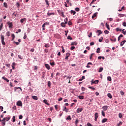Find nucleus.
Returning a JSON list of instances; mask_svg holds the SVG:
<instances>
[{"label":"nucleus","mask_w":126,"mask_h":126,"mask_svg":"<svg viewBox=\"0 0 126 126\" xmlns=\"http://www.w3.org/2000/svg\"><path fill=\"white\" fill-rule=\"evenodd\" d=\"M18 58H19V59H20V60H22V59H23L22 58V56H21V55H18Z\"/></svg>","instance_id":"nucleus-60"},{"label":"nucleus","mask_w":126,"mask_h":126,"mask_svg":"<svg viewBox=\"0 0 126 126\" xmlns=\"http://www.w3.org/2000/svg\"><path fill=\"white\" fill-rule=\"evenodd\" d=\"M82 111H83V108H78L77 110V113H80V112H82Z\"/></svg>","instance_id":"nucleus-9"},{"label":"nucleus","mask_w":126,"mask_h":126,"mask_svg":"<svg viewBox=\"0 0 126 126\" xmlns=\"http://www.w3.org/2000/svg\"><path fill=\"white\" fill-rule=\"evenodd\" d=\"M71 45V46H76V45H77V42H76V41L72 42Z\"/></svg>","instance_id":"nucleus-13"},{"label":"nucleus","mask_w":126,"mask_h":126,"mask_svg":"<svg viewBox=\"0 0 126 126\" xmlns=\"http://www.w3.org/2000/svg\"><path fill=\"white\" fill-rule=\"evenodd\" d=\"M55 15V13H47V15H48V16H50L51 15Z\"/></svg>","instance_id":"nucleus-26"},{"label":"nucleus","mask_w":126,"mask_h":126,"mask_svg":"<svg viewBox=\"0 0 126 126\" xmlns=\"http://www.w3.org/2000/svg\"><path fill=\"white\" fill-rule=\"evenodd\" d=\"M17 106H19V107H21L22 106V102H21V101L20 100H19L17 102Z\"/></svg>","instance_id":"nucleus-3"},{"label":"nucleus","mask_w":126,"mask_h":126,"mask_svg":"<svg viewBox=\"0 0 126 126\" xmlns=\"http://www.w3.org/2000/svg\"><path fill=\"white\" fill-rule=\"evenodd\" d=\"M1 42L2 45H3V46H5V42H4V35H1Z\"/></svg>","instance_id":"nucleus-1"},{"label":"nucleus","mask_w":126,"mask_h":126,"mask_svg":"<svg viewBox=\"0 0 126 126\" xmlns=\"http://www.w3.org/2000/svg\"><path fill=\"white\" fill-rule=\"evenodd\" d=\"M107 121H108V119L107 118H104L103 119H102L101 123H102V124H104V123H106Z\"/></svg>","instance_id":"nucleus-15"},{"label":"nucleus","mask_w":126,"mask_h":126,"mask_svg":"<svg viewBox=\"0 0 126 126\" xmlns=\"http://www.w3.org/2000/svg\"><path fill=\"white\" fill-rule=\"evenodd\" d=\"M75 10L76 11L78 12V11H79V10H80V9H79V8H78V7H76V8H75Z\"/></svg>","instance_id":"nucleus-46"},{"label":"nucleus","mask_w":126,"mask_h":126,"mask_svg":"<svg viewBox=\"0 0 126 126\" xmlns=\"http://www.w3.org/2000/svg\"><path fill=\"white\" fill-rule=\"evenodd\" d=\"M45 66L48 70H50V69H51V67H50V65H49L48 64H45Z\"/></svg>","instance_id":"nucleus-6"},{"label":"nucleus","mask_w":126,"mask_h":126,"mask_svg":"<svg viewBox=\"0 0 126 126\" xmlns=\"http://www.w3.org/2000/svg\"><path fill=\"white\" fill-rule=\"evenodd\" d=\"M107 96L110 99H112L113 98V96H112V94L110 93L107 94Z\"/></svg>","instance_id":"nucleus-21"},{"label":"nucleus","mask_w":126,"mask_h":126,"mask_svg":"<svg viewBox=\"0 0 126 126\" xmlns=\"http://www.w3.org/2000/svg\"><path fill=\"white\" fill-rule=\"evenodd\" d=\"M67 39H68V40H72V37H71L70 35H69L67 36Z\"/></svg>","instance_id":"nucleus-39"},{"label":"nucleus","mask_w":126,"mask_h":126,"mask_svg":"<svg viewBox=\"0 0 126 126\" xmlns=\"http://www.w3.org/2000/svg\"><path fill=\"white\" fill-rule=\"evenodd\" d=\"M45 47V48H49L50 47V44H49V43L46 44Z\"/></svg>","instance_id":"nucleus-42"},{"label":"nucleus","mask_w":126,"mask_h":126,"mask_svg":"<svg viewBox=\"0 0 126 126\" xmlns=\"http://www.w3.org/2000/svg\"><path fill=\"white\" fill-rule=\"evenodd\" d=\"M97 33H98V36H100V34H102V31L101 30H97Z\"/></svg>","instance_id":"nucleus-24"},{"label":"nucleus","mask_w":126,"mask_h":126,"mask_svg":"<svg viewBox=\"0 0 126 126\" xmlns=\"http://www.w3.org/2000/svg\"><path fill=\"white\" fill-rule=\"evenodd\" d=\"M26 20H27V19L25 18L23 19H21L20 20V22L21 23H24V21H26Z\"/></svg>","instance_id":"nucleus-8"},{"label":"nucleus","mask_w":126,"mask_h":126,"mask_svg":"<svg viewBox=\"0 0 126 126\" xmlns=\"http://www.w3.org/2000/svg\"><path fill=\"white\" fill-rule=\"evenodd\" d=\"M120 94L122 95V96H124V95H125V93L123 91H120Z\"/></svg>","instance_id":"nucleus-40"},{"label":"nucleus","mask_w":126,"mask_h":126,"mask_svg":"<svg viewBox=\"0 0 126 126\" xmlns=\"http://www.w3.org/2000/svg\"><path fill=\"white\" fill-rule=\"evenodd\" d=\"M102 109L104 111H107L108 110V106L105 105L102 107Z\"/></svg>","instance_id":"nucleus-7"},{"label":"nucleus","mask_w":126,"mask_h":126,"mask_svg":"<svg viewBox=\"0 0 126 126\" xmlns=\"http://www.w3.org/2000/svg\"><path fill=\"white\" fill-rule=\"evenodd\" d=\"M118 16H119V17H126V14H119L118 15Z\"/></svg>","instance_id":"nucleus-10"},{"label":"nucleus","mask_w":126,"mask_h":126,"mask_svg":"<svg viewBox=\"0 0 126 126\" xmlns=\"http://www.w3.org/2000/svg\"><path fill=\"white\" fill-rule=\"evenodd\" d=\"M16 89H20L21 91H22V89L20 87H15V91H16Z\"/></svg>","instance_id":"nucleus-36"},{"label":"nucleus","mask_w":126,"mask_h":126,"mask_svg":"<svg viewBox=\"0 0 126 126\" xmlns=\"http://www.w3.org/2000/svg\"><path fill=\"white\" fill-rule=\"evenodd\" d=\"M110 40L111 41H114V42H116V41H117V39H116V38H114L113 39L111 38Z\"/></svg>","instance_id":"nucleus-58"},{"label":"nucleus","mask_w":126,"mask_h":126,"mask_svg":"<svg viewBox=\"0 0 126 126\" xmlns=\"http://www.w3.org/2000/svg\"><path fill=\"white\" fill-rule=\"evenodd\" d=\"M0 109H1V112L3 111V107H2V106H0Z\"/></svg>","instance_id":"nucleus-59"},{"label":"nucleus","mask_w":126,"mask_h":126,"mask_svg":"<svg viewBox=\"0 0 126 126\" xmlns=\"http://www.w3.org/2000/svg\"><path fill=\"white\" fill-rule=\"evenodd\" d=\"M11 37L12 38V40L13 41V40H14V38H15V35L13 33L11 34Z\"/></svg>","instance_id":"nucleus-27"},{"label":"nucleus","mask_w":126,"mask_h":126,"mask_svg":"<svg viewBox=\"0 0 126 126\" xmlns=\"http://www.w3.org/2000/svg\"><path fill=\"white\" fill-rule=\"evenodd\" d=\"M2 79H4V80H5V81H6V82H9V80L8 79H7V78H5L4 76L2 77Z\"/></svg>","instance_id":"nucleus-20"},{"label":"nucleus","mask_w":126,"mask_h":126,"mask_svg":"<svg viewBox=\"0 0 126 126\" xmlns=\"http://www.w3.org/2000/svg\"><path fill=\"white\" fill-rule=\"evenodd\" d=\"M103 37H101V38L99 39V40H98L99 42H102V41H103Z\"/></svg>","instance_id":"nucleus-56"},{"label":"nucleus","mask_w":126,"mask_h":126,"mask_svg":"<svg viewBox=\"0 0 126 126\" xmlns=\"http://www.w3.org/2000/svg\"><path fill=\"white\" fill-rule=\"evenodd\" d=\"M70 13H71V14H73V15H75V14H76V12H75V11H74V10H71L70 11Z\"/></svg>","instance_id":"nucleus-18"},{"label":"nucleus","mask_w":126,"mask_h":126,"mask_svg":"<svg viewBox=\"0 0 126 126\" xmlns=\"http://www.w3.org/2000/svg\"><path fill=\"white\" fill-rule=\"evenodd\" d=\"M59 14L61 15V16H62V17H64L63 12L61 11Z\"/></svg>","instance_id":"nucleus-23"},{"label":"nucleus","mask_w":126,"mask_h":126,"mask_svg":"<svg viewBox=\"0 0 126 126\" xmlns=\"http://www.w3.org/2000/svg\"><path fill=\"white\" fill-rule=\"evenodd\" d=\"M103 71V67H100L99 69L98 72H102Z\"/></svg>","instance_id":"nucleus-47"},{"label":"nucleus","mask_w":126,"mask_h":126,"mask_svg":"<svg viewBox=\"0 0 126 126\" xmlns=\"http://www.w3.org/2000/svg\"><path fill=\"white\" fill-rule=\"evenodd\" d=\"M43 102L45 103V104H46V105H48V106H50V104L48 103V100H47V99H44L43 100Z\"/></svg>","instance_id":"nucleus-14"},{"label":"nucleus","mask_w":126,"mask_h":126,"mask_svg":"<svg viewBox=\"0 0 126 126\" xmlns=\"http://www.w3.org/2000/svg\"><path fill=\"white\" fill-rule=\"evenodd\" d=\"M101 115H102V116H103V117H105V112H104L103 111H101Z\"/></svg>","instance_id":"nucleus-50"},{"label":"nucleus","mask_w":126,"mask_h":126,"mask_svg":"<svg viewBox=\"0 0 126 126\" xmlns=\"http://www.w3.org/2000/svg\"><path fill=\"white\" fill-rule=\"evenodd\" d=\"M100 48H98L97 49V50H96V53H97V54H99V53H100Z\"/></svg>","instance_id":"nucleus-45"},{"label":"nucleus","mask_w":126,"mask_h":126,"mask_svg":"<svg viewBox=\"0 0 126 126\" xmlns=\"http://www.w3.org/2000/svg\"><path fill=\"white\" fill-rule=\"evenodd\" d=\"M98 113H95L94 114V121L97 122V119H98Z\"/></svg>","instance_id":"nucleus-5"},{"label":"nucleus","mask_w":126,"mask_h":126,"mask_svg":"<svg viewBox=\"0 0 126 126\" xmlns=\"http://www.w3.org/2000/svg\"><path fill=\"white\" fill-rule=\"evenodd\" d=\"M123 25L124 26V27H126V22H123Z\"/></svg>","instance_id":"nucleus-64"},{"label":"nucleus","mask_w":126,"mask_h":126,"mask_svg":"<svg viewBox=\"0 0 126 126\" xmlns=\"http://www.w3.org/2000/svg\"><path fill=\"white\" fill-rule=\"evenodd\" d=\"M126 40H124V41H122L121 42V44H120V46H124V45L125 44V43H126Z\"/></svg>","instance_id":"nucleus-16"},{"label":"nucleus","mask_w":126,"mask_h":126,"mask_svg":"<svg viewBox=\"0 0 126 126\" xmlns=\"http://www.w3.org/2000/svg\"><path fill=\"white\" fill-rule=\"evenodd\" d=\"M107 80H108V81H112V78H111L110 76H108L107 77Z\"/></svg>","instance_id":"nucleus-31"},{"label":"nucleus","mask_w":126,"mask_h":126,"mask_svg":"<svg viewBox=\"0 0 126 126\" xmlns=\"http://www.w3.org/2000/svg\"><path fill=\"white\" fill-rule=\"evenodd\" d=\"M106 28H107L108 30H110V27L109 25L107 23H106L105 24Z\"/></svg>","instance_id":"nucleus-34"},{"label":"nucleus","mask_w":126,"mask_h":126,"mask_svg":"<svg viewBox=\"0 0 126 126\" xmlns=\"http://www.w3.org/2000/svg\"><path fill=\"white\" fill-rule=\"evenodd\" d=\"M78 97L80 100H83L84 99V96L83 95H79Z\"/></svg>","instance_id":"nucleus-17"},{"label":"nucleus","mask_w":126,"mask_h":126,"mask_svg":"<svg viewBox=\"0 0 126 126\" xmlns=\"http://www.w3.org/2000/svg\"><path fill=\"white\" fill-rule=\"evenodd\" d=\"M32 98L33 99V100H38V96H37L32 95Z\"/></svg>","instance_id":"nucleus-19"},{"label":"nucleus","mask_w":126,"mask_h":126,"mask_svg":"<svg viewBox=\"0 0 126 126\" xmlns=\"http://www.w3.org/2000/svg\"><path fill=\"white\" fill-rule=\"evenodd\" d=\"M122 32H122V33H123L124 35H126V31H125V29L122 30Z\"/></svg>","instance_id":"nucleus-38"},{"label":"nucleus","mask_w":126,"mask_h":126,"mask_svg":"<svg viewBox=\"0 0 126 126\" xmlns=\"http://www.w3.org/2000/svg\"><path fill=\"white\" fill-rule=\"evenodd\" d=\"M66 56L67 57H69L70 56V53H67L66 54Z\"/></svg>","instance_id":"nucleus-63"},{"label":"nucleus","mask_w":126,"mask_h":126,"mask_svg":"<svg viewBox=\"0 0 126 126\" xmlns=\"http://www.w3.org/2000/svg\"><path fill=\"white\" fill-rule=\"evenodd\" d=\"M6 35L8 36V37H9V36H10V32H7Z\"/></svg>","instance_id":"nucleus-52"},{"label":"nucleus","mask_w":126,"mask_h":126,"mask_svg":"<svg viewBox=\"0 0 126 126\" xmlns=\"http://www.w3.org/2000/svg\"><path fill=\"white\" fill-rule=\"evenodd\" d=\"M66 120L71 121V117H70V115H69L66 118Z\"/></svg>","instance_id":"nucleus-22"},{"label":"nucleus","mask_w":126,"mask_h":126,"mask_svg":"<svg viewBox=\"0 0 126 126\" xmlns=\"http://www.w3.org/2000/svg\"><path fill=\"white\" fill-rule=\"evenodd\" d=\"M7 24L9 26V28H12V26H13V25H12V23L10 22H8Z\"/></svg>","instance_id":"nucleus-4"},{"label":"nucleus","mask_w":126,"mask_h":126,"mask_svg":"<svg viewBox=\"0 0 126 126\" xmlns=\"http://www.w3.org/2000/svg\"><path fill=\"white\" fill-rule=\"evenodd\" d=\"M89 89H92V90H95V88H93V87H89Z\"/></svg>","instance_id":"nucleus-53"},{"label":"nucleus","mask_w":126,"mask_h":126,"mask_svg":"<svg viewBox=\"0 0 126 126\" xmlns=\"http://www.w3.org/2000/svg\"><path fill=\"white\" fill-rule=\"evenodd\" d=\"M44 25H50V23L49 22H45V23H44Z\"/></svg>","instance_id":"nucleus-62"},{"label":"nucleus","mask_w":126,"mask_h":126,"mask_svg":"<svg viewBox=\"0 0 126 126\" xmlns=\"http://www.w3.org/2000/svg\"><path fill=\"white\" fill-rule=\"evenodd\" d=\"M66 24L65 23L62 22L61 23V26H62V27H65Z\"/></svg>","instance_id":"nucleus-12"},{"label":"nucleus","mask_w":126,"mask_h":126,"mask_svg":"<svg viewBox=\"0 0 126 126\" xmlns=\"http://www.w3.org/2000/svg\"><path fill=\"white\" fill-rule=\"evenodd\" d=\"M67 21H68L67 18H65V19L64 20V23H66V24H67Z\"/></svg>","instance_id":"nucleus-35"},{"label":"nucleus","mask_w":126,"mask_h":126,"mask_svg":"<svg viewBox=\"0 0 126 126\" xmlns=\"http://www.w3.org/2000/svg\"><path fill=\"white\" fill-rule=\"evenodd\" d=\"M45 1L46 4L49 6L50 5V3H49V1L48 0H45Z\"/></svg>","instance_id":"nucleus-32"},{"label":"nucleus","mask_w":126,"mask_h":126,"mask_svg":"<svg viewBox=\"0 0 126 126\" xmlns=\"http://www.w3.org/2000/svg\"><path fill=\"white\" fill-rule=\"evenodd\" d=\"M94 56V53H92V54H91V56L90 57V60H92V56Z\"/></svg>","instance_id":"nucleus-55"},{"label":"nucleus","mask_w":126,"mask_h":126,"mask_svg":"<svg viewBox=\"0 0 126 126\" xmlns=\"http://www.w3.org/2000/svg\"><path fill=\"white\" fill-rule=\"evenodd\" d=\"M3 6H4V7H5L6 8H7V7H8L7 3H6V2H4V3H3Z\"/></svg>","instance_id":"nucleus-25"},{"label":"nucleus","mask_w":126,"mask_h":126,"mask_svg":"<svg viewBox=\"0 0 126 126\" xmlns=\"http://www.w3.org/2000/svg\"><path fill=\"white\" fill-rule=\"evenodd\" d=\"M119 117L121 118H123V114L122 113L119 114Z\"/></svg>","instance_id":"nucleus-48"},{"label":"nucleus","mask_w":126,"mask_h":126,"mask_svg":"<svg viewBox=\"0 0 126 126\" xmlns=\"http://www.w3.org/2000/svg\"><path fill=\"white\" fill-rule=\"evenodd\" d=\"M9 120H10V117H6V121L7 122L8 121H9Z\"/></svg>","instance_id":"nucleus-57"},{"label":"nucleus","mask_w":126,"mask_h":126,"mask_svg":"<svg viewBox=\"0 0 126 126\" xmlns=\"http://www.w3.org/2000/svg\"><path fill=\"white\" fill-rule=\"evenodd\" d=\"M63 111H64L65 112H66V113H67L68 112V111H67V109H66V106L64 107V108L63 109Z\"/></svg>","instance_id":"nucleus-28"},{"label":"nucleus","mask_w":126,"mask_h":126,"mask_svg":"<svg viewBox=\"0 0 126 126\" xmlns=\"http://www.w3.org/2000/svg\"><path fill=\"white\" fill-rule=\"evenodd\" d=\"M12 120H13L12 122L15 123V116H13Z\"/></svg>","instance_id":"nucleus-41"},{"label":"nucleus","mask_w":126,"mask_h":126,"mask_svg":"<svg viewBox=\"0 0 126 126\" xmlns=\"http://www.w3.org/2000/svg\"><path fill=\"white\" fill-rule=\"evenodd\" d=\"M99 83V80H96L94 81V80H92L91 81V85L93 84H98Z\"/></svg>","instance_id":"nucleus-2"},{"label":"nucleus","mask_w":126,"mask_h":126,"mask_svg":"<svg viewBox=\"0 0 126 126\" xmlns=\"http://www.w3.org/2000/svg\"><path fill=\"white\" fill-rule=\"evenodd\" d=\"M68 25H69V26L72 25V23L71 22V21H69L68 22Z\"/></svg>","instance_id":"nucleus-54"},{"label":"nucleus","mask_w":126,"mask_h":126,"mask_svg":"<svg viewBox=\"0 0 126 126\" xmlns=\"http://www.w3.org/2000/svg\"><path fill=\"white\" fill-rule=\"evenodd\" d=\"M64 77H67L66 79H69V80H70V79H71V76L69 77V76H64Z\"/></svg>","instance_id":"nucleus-33"},{"label":"nucleus","mask_w":126,"mask_h":126,"mask_svg":"<svg viewBox=\"0 0 126 126\" xmlns=\"http://www.w3.org/2000/svg\"><path fill=\"white\" fill-rule=\"evenodd\" d=\"M50 64L52 66H55V62H53V63H50Z\"/></svg>","instance_id":"nucleus-43"},{"label":"nucleus","mask_w":126,"mask_h":126,"mask_svg":"<svg viewBox=\"0 0 126 126\" xmlns=\"http://www.w3.org/2000/svg\"><path fill=\"white\" fill-rule=\"evenodd\" d=\"M97 14H98V13H95L93 15V16L92 17L93 19H94V18H95V17H96L97 16Z\"/></svg>","instance_id":"nucleus-11"},{"label":"nucleus","mask_w":126,"mask_h":126,"mask_svg":"<svg viewBox=\"0 0 126 126\" xmlns=\"http://www.w3.org/2000/svg\"><path fill=\"white\" fill-rule=\"evenodd\" d=\"M94 1H96V0H93L90 3V6H91V5H92L93 3H94Z\"/></svg>","instance_id":"nucleus-37"},{"label":"nucleus","mask_w":126,"mask_h":126,"mask_svg":"<svg viewBox=\"0 0 126 126\" xmlns=\"http://www.w3.org/2000/svg\"><path fill=\"white\" fill-rule=\"evenodd\" d=\"M116 30L117 32H119V31H122V29H120L119 28H117L116 29Z\"/></svg>","instance_id":"nucleus-30"},{"label":"nucleus","mask_w":126,"mask_h":126,"mask_svg":"<svg viewBox=\"0 0 126 126\" xmlns=\"http://www.w3.org/2000/svg\"><path fill=\"white\" fill-rule=\"evenodd\" d=\"M48 87H51V81H48Z\"/></svg>","instance_id":"nucleus-49"},{"label":"nucleus","mask_w":126,"mask_h":126,"mask_svg":"<svg viewBox=\"0 0 126 126\" xmlns=\"http://www.w3.org/2000/svg\"><path fill=\"white\" fill-rule=\"evenodd\" d=\"M123 125V122H120L119 124H117V126H121Z\"/></svg>","instance_id":"nucleus-44"},{"label":"nucleus","mask_w":126,"mask_h":126,"mask_svg":"<svg viewBox=\"0 0 126 126\" xmlns=\"http://www.w3.org/2000/svg\"><path fill=\"white\" fill-rule=\"evenodd\" d=\"M3 27V25L2 23L0 25V31H1L2 30V27Z\"/></svg>","instance_id":"nucleus-29"},{"label":"nucleus","mask_w":126,"mask_h":126,"mask_svg":"<svg viewBox=\"0 0 126 126\" xmlns=\"http://www.w3.org/2000/svg\"><path fill=\"white\" fill-rule=\"evenodd\" d=\"M87 126H93L92 125V124L90 123H88L87 124Z\"/></svg>","instance_id":"nucleus-61"},{"label":"nucleus","mask_w":126,"mask_h":126,"mask_svg":"<svg viewBox=\"0 0 126 126\" xmlns=\"http://www.w3.org/2000/svg\"><path fill=\"white\" fill-rule=\"evenodd\" d=\"M74 49H75V47H74V46H72V47H71V48H70V50H71V51H73V50H74Z\"/></svg>","instance_id":"nucleus-51"}]
</instances>
